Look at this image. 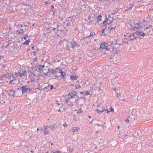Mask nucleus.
<instances>
[{
  "instance_id": "obj_40",
  "label": "nucleus",
  "mask_w": 153,
  "mask_h": 153,
  "mask_svg": "<svg viewBox=\"0 0 153 153\" xmlns=\"http://www.w3.org/2000/svg\"><path fill=\"white\" fill-rule=\"evenodd\" d=\"M105 30H107V28H106L105 29H104L102 30V33H104Z\"/></svg>"
},
{
  "instance_id": "obj_26",
  "label": "nucleus",
  "mask_w": 153,
  "mask_h": 153,
  "mask_svg": "<svg viewBox=\"0 0 153 153\" xmlns=\"http://www.w3.org/2000/svg\"><path fill=\"white\" fill-rule=\"evenodd\" d=\"M95 35V32L91 33H90V35L89 36H87V38L93 37Z\"/></svg>"
},
{
  "instance_id": "obj_22",
  "label": "nucleus",
  "mask_w": 153,
  "mask_h": 153,
  "mask_svg": "<svg viewBox=\"0 0 153 153\" xmlns=\"http://www.w3.org/2000/svg\"><path fill=\"white\" fill-rule=\"evenodd\" d=\"M74 149V148L73 147L71 148V147H68L67 148L68 151L69 153L72 152Z\"/></svg>"
},
{
  "instance_id": "obj_14",
  "label": "nucleus",
  "mask_w": 153,
  "mask_h": 153,
  "mask_svg": "<svg viewBox=\"0 0 153 153\" xmlns=\"http://www.w3.org/2000/svg\"><path fill=\"white\" fill-rule=\"evenodd\" d=\"M8 93L9 96L11 97H14L15 96V94L14 91L12 90H10Z\"/></svg>"
},
{
  "instance_id": "obj_46",
  "label": "nucleus",
  "mask_w": 153,
  "mask_h": 153,
  "mask_svg": "<svg viewBox=\"0 0 153 153\" xmlns=\"http://www.w3.org/2000/svg\"><path fill=\"white\" fill-rule=\"evenodd\" d=\"M114 108H111V109L110 111L111 112H114Z\"/></svg>"
},
{
  "instance_id": "obj_61",
  "label": "nucleus",
  "mask_w": 153,
  "mask_h": 153,
  "mask_svg": "<svg viewBox=\"0 0 153 153\" xmlns=\"http://www.w3.org/2000/svg\"><path fill=\"white\" fill-rule=\"evenodd\" d=\"M5 66L6 65H3V68H4L5 67Z\"/></svg>"
},
{
  "instance_id": "obj_9",
  "label": "nucleus",
  "mask_w": 153,
  "mask_h": 153,
  "mask_svg": "<svg viewBox=\"0 0 153 153\" xmlns=\"http://www.w3.org/2000/svg\"><path fill=\"white\" fill-rule=\"evenodd\" d=\"M44 66L45 65H38L35 68V70L36 71L38 70L39 71V72L41 73V71L42 70V69H43V68L44 67Z\"/></svg>"
},
{
  "instance_id": "obj_51",
  "label": "nucleus",
  "mask_w": 153,
  "mask_h": 153,
  "mask_svg": "<svg viewBox=\"0 0 153 153\" xmlns=\"http://www.w3.org/2000/svg\"><path fill=\"white\" fill-rule=\"evenodd\" d=\"M33 50H35V48L34 46H32L31 48Z\"/></svg>"
},
{
  "instance_id": "obj_23",
  "label": "nucleus",
  "mask_w": 153,
  "mask_h": 153,
  "mask_svg": "<svg viewBox=\"0 0 153 153\" xmlns=\"http://www.w3.org/2000/svg\"><path fill=\"white\" fill-rule=\"evenodd\" d=\"M60 71H61L59 72L61 73V75L62 76L63 78H65V76L66 75L65 73L63 71H62L61 70H60Z\"/></svg>"
},
{
  "instance_id": "obj_58",
  "label": "nucleus",
  "mask_w": 153,
  "mask_h": 153,
  "mask_svg": "<svg viewBox=\"0 0 153 153\" xmlns=\"http://www.w3.org/2000/svg\"><path fill=\"white\" fill-rule=\"evenodd\" d=\"M91 18V16H89L88 17V19L89 20Z\"/></svg>"
},
{
  "instance_id": "obj_60",
  "label": "nucleus",
  "mask_w": 153,
  "mask_h": 153,
  "mask_svg": "<svg viewBox=\"0 0 153 153\" xmlns=\"http://www.w3.org/2000/svg\"><path fill=\"white\" fill-rule=\"evenodd\" d=\"M115 27V26L114 25H112V27Z\"/></svg>"
},
{
  "instance_id": "obj_50",
  "label": "nucleus",
  "mask_w": 153,
  "mask_h": 153,
  "mask_svg": "<svg viewBox=\"0 0 153 153\" xmlns=\"http://www.w3.org/2000/svg\"><path fill=\"white\" fill-rule=\"evenodd\" d=\"M4 77V75L2 76H1L0 77V78L1 79H2Z\"/></svg>"
},
{
  "instance_id": "obj_8",
  "label": "nucleus",
  "mask_w": 153,
  "mask_h": 153,
  "mask_svg": "<svg viewBox=\"0 0 153 153\" xmlns=\"http://www.w3.org/2000/svg\"><path fill=\"white\" fill-rule=\"evenodd\" d=\"M77 94V93L76 91H72L71 92V93H69L68 95V97H69L70 98L72 99Z\"/></svg>"
},
{
  "instance_id": "obj_29",
  "label": "nucleus",
  "mask_w": 153,
  "mask_h": 153,
  "mask_svg": "<svg viewBox=\"0 0 153 153\" xmlns=\"http://www.w3.org/2000/svg\"><path fill=\"white\" fill-rule=\"evenodd\" d=\"M59 25H57V24H56V27H54L53 28V30H55V29H57L58 30V31L59 30H60L59 28Z\"/></svg>"
},
{
  "instance_id": "obj_15",
  "label": "nucleus",
  "mask_w": 153,
  "mask_h": 153,
  "mask_svg": "<svg viewBox=\"0 0 153 153\" xmlns=\"http://www.w3.org/2000/svg\"><path fill=\"white\" fill-rule=\"evenodd\" d=\"M71 131L72 132L76 131L79 129V128L78 127H74L71 128Z\"/></svg>"
},
{
  "instance_id": "obj_20",
  "label": "nucleus",
  "mask_w": 153,
  "mask_h": 153,
  "mask_svg": "<svg viewBox=\"0 0 153 153\" xmlns=\"http://www.w3.org/2000/svg\"><path fill=\"white\" fill-rule=\"evenodd\" d=\"M140 26V24L138 23H137L134 24V26H133L134 28H138Z\"/></svg>"
},
{
  "instance_id": "obj_38",
  "label": "nucleus",
  "mask_w": 153,
  "mask_h": 153,
  "mask_svg": "<svg viewBox=\"0 0 153 153\" xmlns=\"http://www.w3.org/2000/svg\"><path fill=\"white\" fill-rule=\"evenodd\" d=\"M121 94L120 93H117V97H121Z\"/></svg>"
},
{
  "instance_id": "obj_62",
  "label": "nucleus",
  "mask_w": 153,
  "mask_h": 153,
  "mask_svg": "<svg viewBox=\"0 0 153 153\" xmlns=\"http://www.w3.org/2000/svg\"><path fill=\"white\" fill-rule=\"evenodd\" d=\"M99 88V91H100V90H101V89H100V88Z\"/></svg>"
},
{
  "instance_id": "obj_55",
  "label": "nucleus",
  "mask_w": 153,
  "mask_h": 153,
  "mask_svg": "<svg viewBox=\"0 0 153 153\" xmlns=\"http://www.w3.org/2000/svg\"><path fill=\"white\" fill-rule=\"evenodd\" d=\"M56 111H57L58 112H61V110H60V109H59V110H56Z\"/></svg>"
},
{
  "instance_id": "obj_24",
  "label": "nucleus",
  "mask_w": 153,
  "mask_h": 153,
  "mask_svg": "<svg viewBox=\"0 0 153 153\" xmlns=\"http://www.w3.org/2000/svg\"><path fill=\"white\" fill-rule=\"evenodd\" d=\"M106 20H107V23L110 24L112 23V20H111L110 19L107 18V17H106Z\"/></svg>"
},
{
  "instance_id": "obj_63",
  "label": "nucleus",
  "mask_w": 153,
  "mask_h": 153,
  "mask_svg": "<svg viewBox=\"0 0 153 153\" xmlns=\"http://www.w3.org/2000/svg\"><path fill=\"white\" fill-rule=\"evenodd\" d=\"M85 39V37H84L82 38V40Z\"/></svg>"
},
{
  "instance_id": "obj_41",
  "label": "nucleus",
  "mask_w": 153,
  "mask_h": 153,
  "mask_svg": "<svg viewBox=\"0 0 153 153\" xmlns=\"http://www.w3.org/2000/svg\"><path fill=\"white\" fill-rule=\"evenodd\" d=\"M54 153H62L60 151H56Z\"/></svg>"
},
{
  "instance_id": "obj_56",
  "label": "nucleus",
  "mask_w": 153,
  "mask_h": 153,
  "mask_svg": "<svg viewBox=\"0 0 153 153\" xmlns=\"http://www.w3.org/2000/svg\"><path fill=\"white\" fill-rule=\"evenodd\" d=\"M116 88H114L113 89V90L114 91H116Z\"/></svg>"
},
{
  "instance_id": "obj_5",
  "label": "nucleus",
  "mask_w": 153,
  "mask_h": 153,
  "mask_svg": "<svg viewBox=\"0 0 153 153\" xmlns=\"http://www.w3.org/2000/svg\"><path fill=\"white\" fill-rule=\"evenodd\" d=\"M27 72L26 71H20L19 72H18L16 74L15 76H14V77L13 76V78L17 77L18 75L19 74L20 77H22V76H25Z\"/></svg>"
},
{
  "instance_id": "obj_28",
  "label": "nucleus",
  "mask_w": 153,
  "mask_h": 153,
  "mask_svg": "<svg viewBox=\"0 0 153 153\" xmlns=\"http://www.w3.org/2000/svg\"><path fill=\"white\" fill-rule=\"evenodd\" d=\"M16 79H15L14 80H12L10 81L9 83L12 84H15L16 83L15 81L16 80Z\"/></svg>"
},
{
  "instance_id": "obj_21",
  "label": "nucleus",
  "mask_w": 153,
  "mask_h": 153,
  "mask_svg": "<svg viewBox=\"0 0 153 153\" xmlns=\"http://www.w3.org/2000/svg\"><path fill=\"white\" fill-rule=\"evenodd\" d=\"M77 78V77L76 76H70V79L71 80H76Z\"/></svg>"
},
{
  "instance_id": "obj_4",
  "label": "nucleus",
  "mask_w": 153,
  "mask_h": 153,
  "mask_svg": "<svg viewBox=\"0 0 153 153\" xmlns=\"http://www.w3.org/2000/svg\"><path fill=\"white\" fill-rule=\"evenodd\" d=\"M108 47V43H106L105 42H103L101 43H100V49H106L107 50H109V48Z\"/></svg>"
},
{
  "instance_id": "obj_54",
  "label": "nucleus",
  "mask_w": 153,
  "mask_h": 153,
  "mask_svg": "<svg viewBox=\"0 0 153 153\" xmlns=\"http://www.w3.org/2000/svg\"><path fill=\"white\" fill-rule=\"evenodd\" d=\"M117 89L118 90H119L120 89V87H117Z\"/></svg>"
},
{
  "instance_id": "obj_12",
  "label": "nucleus",
  "mask_w": 153,
  "mask_h": 153,
  "mask_svg": "<svg viewBox=\"0 0 153 153\" xmlns=\"http://www.w3.org/2000/svg\"><path fill=\"white\" fill-rule=\"evenodd\" d=\"M136 34H137V38L138 37L140 36H144L145 35V33L142 31L139 32L138 31L135 32Z\"/></svg>"
},
{
  "instance_id": "obj_19",
  "label": "nucleus",
  "mask_w": 153,
  "mask_h": 153,
  "mask_svg": "<svg viewBox=\"0 0 153 153\" xmlns=\"http://www.w3.org/2000/svg\"><path fill=\"white\" fill-rule=\"evenodd\" d=\"M99 109H97V113L99 114L103 112L105 110V109H104L103 108L102 109L101 108H99Z\"/></svg>"
},
{
  "instance_id": "obj_57",
  "label": "nucleus",
  "mask_w": 153,
  "mask_h": 153,
  "mask_svg": "<svg viewBox=\"0 0 153 153\" xmlns=\"http://www.w3.org/2000/svg\"><path fill=\"white\" fill-rule=\"evenodd\" d=\"M51 8H52V9H53L54 8V6L53 5H52L51 6Z\"/></svg>"
},
{
  "instance_id": "obj_2",
  "label": "nucleus",
  "mask_w": 153,
  "mask_h": 153,
  "mask_svg": "<svg viewBox=\"0 0 153 153\" xmlns=\"http://www.w3.org/2000/svg\"><path fill=\"white\" fill-rule=\"evenodd\" d=\"M117 42L116 40L109 41L108 42L109 50L112 49L113 51H115L116 47L117 46Z\"/></svg>"
},
{
  "instance_id": "obj_16",
  "label": "nucleus",
  "mask_w": 153,
  "mask_h": 153,
  "mask_svg": "<svg viewBox=\"0 0 153 153\" xmlns=\"http://www.w3.org/2000/svg\"><path fill=\"white\" fill-rule=\"evenodd\" d=\"M136 8V7L134 6V5L133 4H132L131 5H130L129 8H128V9H126L128 10H131L132 9H133L134 10Z\"/></svg>"
},
{
  "instance_id": "obj_47",
  "label": "nucleus",
  "mask_w": 153,
  "mask_h": 153,
  "mask_svg": "<svg viewBox=\"0 0 153 153\" xmlns=\"http://www.w3.org/2000/svg\"><path fill=\"white\" fill-rule=\"evenodd\" d=\"M63 126L65 127H66L67 126V125L66 124H63Z\"/></svg>"
},
{
  "instance_id": "obj_31",
  "label": "nucleus",
  "mask_w": 153,
  "mask_h": 153,
  "mask_svg": "<svg viewBox=\"0 0 153 153\" xmlns=\"http://www.w3.org/2000/svg\"><path fill=\"white\" fill-rule=\"evenodd\" d=\"M84 93V95H88L90 94V92L88 91H86Z\"/></svg>"
},
{
  "instance_id": "obj_49",
  "label": "nucleus",
  "mask_w": 153,
  "mask_h": 153,
  "mask_svg": "<svg viewBox=\"0 0 153 153\" xmlns=\"http://www.w3.org/2000/svg\"><path fill=\"white\" fill-rule=\"evenodd\" d=\"M20 26L21 27H23V26L22 25L20 24H19V25H18V26L19 27Z\"/></svg>"
},
{
  "instance_id": "obj_37",
  "label": "nucleus",
  "mask_w": 153,
  "mask_h": 153,
  "mask_svg": "<svg viewBox=\"0 0 153 153\" xmlns=\"http://www.w3.org/2000/svg\"><path fill=\"white\" fill-rule=\"evenodd\" d=\"M152 25H149V26L148 27H147L146 28V29H145V30H146L147 29H148V28H150V27H152Z\"/></svg>"
},
{
  "instance_id": "obj_39",
  "label": "nucleus",
  "mask_w": 153,
  "mask_h": 153,
  "mask_svg": "<svg viewBox=\"0 0 153 153\" xmlns=\"http://www.w3.org/2000/svg\"><path fill=\"white\" fill-rule=\"evenodd\" d=\"M125 121L128 123H129V120L128 119H126L125 120Z\"/></svg>"
},
{
  "instance_id": "obj_6",
  "label": "nucleus",
  "mask_w": 153,
  "mask_h": 153,
  "mask_svg": "<svg viewBox=\"0 0 153 153\" xmlns=\"http://www.w3.org/2000/svg\"><path fill=\"white\" fill-rule=\"evenodd\" d=\"M49 72V68L47 67L44 66L42 69V70L41 71V73L42 74L46 75Z\"/></svg>"
},
{
  "instance_id": "obj_30",
  "label": "nucleus",
  "mask_w": 153,
  "mask_h": 153,
  "mask_svg": "<svg viewBox=\"0 0 153 153\" xmlns=\"http://www.w3.org/2000/svg\"><path fill=\"white\" fill-rule=\"evenodd\" d=\"M81 88V86L79 85H76L75 86V89H80Z\"/></svg>"
},
{
  "instance_id": "obj_43",
  "label": "nucleus",
  "mask_w": 153,
  "mask_h": 153,
  "mask_svg": "<svg viewBox=\"0 0 153 153\" xmlns=\"http://www.w3.org/2000/svg\"><path fill=\"white\" fill-rule=\"evenodd\" d=\"M56 103L58 105H62V103H58V101L57 100L56 101Z\"/></svg>"
},
{
  "instance_id": "obj_64",
  "label": "nucleus",
  "mask_w": 153,
  "mask_h": 153,
  "mask_svg": "<svg viewBox=\"0 0 153 153\" xmlns=\"http://www.w3.org/2000/svg\"><path fill=\"white\" fill-rule=\"evenodd\" d=\"M39 128H37V131H39Z\"/></svg>"
},
{
  "instance_id": "obj_13",
  "label": "nucleus",
  "mask_w": 153,
  "mask_h": 153,
  "mask_svg": "<svg viewBox=\"0 0 153 153\" xmlns=\"http://www.w3.org/2000/svg\"><path fill=\"white\" fill-rule=\"evenodd\" d=\"M70 44L73 48H75L77 45V43L75 41H72L70 42Z\"/></svg>"
},
{
  "instance_id": "obj_11",
  "label": "nucleus",
  "mask_w": 153,
  "mask_h": 153,
  "mask_svg": "<svg viewBox=\"0 0 153 153\" xmlns=\"http://www.w3.org/2000/svg\"><path fill=\"white\" fill-rule=\"evenodd\" d=\"M71 98L68 97V98L66 99L65 102L67 104L72 107L73 106V103L71 101Z\"/></svg>"
},
{
  "instance_id": "obj_32",
  "label": "nucleus",
  "mask_w": 153,
  "mask_h": 153,
  "mask_svg": "<svg viewBox=\"0 0 153 153\" xmlns=\"http://www.w3.org/2000/svg\"><path fill=\"white\" fill-rule=\"evenodd\" d=\"M51 73H52L53 74H55L56 73L57 71H56L54 70L52 68L51 69Z\"/></svg>"
},
{
  "instance_id": "obj_34",
  "label": "nucleus",
  "mask_w": 153,
  "mask_h": 153,
  "mask_svg": "<svg viewBox=\"0 0 153 153\" xmlns=\"http://www.w3.org/2000/svg\"><path fill=\"white\" fill-rule=\"evenodd\" d=\"M107 20H106L105 19L103 22V23L104 25H105L108 24L107 23Z\"/></svg>"
},
{
  "instance_id": "obj_35",
  "label": "nucleus",
  "mask_w": 153,
  "mask_h": 153,
  "mask_svg": "<svg viewBox=\"0 0 153 153\" xmlns=\"http://www.w3.org/2000/svg\"><path fill=\"white\" fill-rule=\"evenodd\" d=\"M9 74H5L4 75V77H5L6 78H7L8 77H9L10 76L9 75Z\"/></svg>"
},
{
  "instance_id": "obj_45",
  "label": "nucleus",
  "mask_w": 153,
  "mask_h": 153,
  "mask_svg": "<svg viewBox=\"0 0 153 153\" xmlns=\"http://www.w3.org/2000/svg\"><path fill=\"white\" fill-rule=\"evenodd\" d=\"M37 61V58H34L33 59V61L34 62H36Z\"/></svg>"
},
{
  "instance_id": "obj_33",
  "label": "nucleus",
  "mask_w": 153,
  "mask_h": 153,
  "mask_svg": "<svg viewBox=\"0 0 153 153\" xmlns=\"http://www.w3.org/2000/svg\"><path fill=\"white\" fill-rule=\"evenodd\" d=\"M43 133L45 135L49 133V132L48 131H46V130H44L43 132Z\"/></svg>"
},
{
  "instance_id": "obj_25",
  "label": "nucleus",
  "mask_w": 153,
  "mask_h": 153,
  "mask_svg": "<svg viewBox=\"0 0 153 153\" xmlns=\"http://www.w3.org/2000/svg\"><path fill=\"white\" fill-rule=\"evenodd\" d=\"M114 30L115 28L114 27H108V28H107V30L108 31L110 30L109 32H110L112 30Z\"/></svg>"
},
{
  "instance_id": "obj_3",
  "label": "nucleus",
  "mask_w": 153,
  "mask_h": 153,
  "mask_svg": "<svg viewBox=\"0 0 153 153\" xmlns=\"http://www.w3.org/2000/svg\"><path fill=\"white\" fill-rule=\"evenodd\" d=\"M21 88L22 90V94L25 93L29 94V92L32 91L26 85H23Z\"/></svg>"
},
{
  "instance_id": "obj_18",
  "label": "nucleus",
  "mask_w": 153,
  "mask_h": 153,
  "mask_svg": "<svg viewBox=\"0 0 153 153\" xmlns=\"http://www.w3.org/2000/svg\"><path fill=\"white\" fill-rule=\"evenodd\" d=\"M102 16L101 15H99L97 18V22H98L99 21H101L102 20Z\"/></svg>"
},
{
  "instance_id": "obj_27",
  "label": "nucleus",
  "mask_w": 153,
  "mask_h": 153,
  "mask_svg": "<svg viewBox=\"0 0 153 153\" xmlns=\"http://www.w3.org/2000/svg\"><path fill=\"white\" fill-rule=\"evenodd\" d=\"M30 42V40H26L23 43V45H28Z\"/></svg>"
},
{
  "instance_id": "obj_7",
  "label": "nucleus",
  "mask_w": 153,
  "mask_h": 153,
  "mask_svg": "<svg viewBox=\"0 0 153 153\" xmlns=\"http://www.w3.org/2000/svg\"><path fill=\"white\" fill-rule=\"evenodd\" d=\"M35 75L34 73L32 72L30 73V74L29 76V79L31 82H34L35 81V78L34 77Z\"/></svg>"
},
{
  "instance_id": "obj_52",
  "label": "nucleus",
  "mask_w": 153,
  "mask_h": 153,
  "mask_svg": "<svg viewBox=\"0 0 153 153\" xmlns=\"http://www.w3.org/2000/svg\"><path fill=\"white\" fill-rule=\"evenodd\" d=\"M20 31L22 32H23V29H22L20 28Z\"/></svg>"
},
{
  "instance_id": "obj_1",
  "label": "nucleus",
  "mask_w": 153,
  "mask_h": 153,
  "mask_svg": "<svg viewBox=\"0 0 153 153\" xmlns=\"http://www.w3.org/2000/svg\"><path fill=\"white\" fill-rule=\"evenodd\" d=\"M135 32L133 33H131V34H126V36L125 35L126 37L124 39V41L125 43H128V41H133L134 40H137V34Z\"/></svg>"
},
{
  "instance_id": "obj_10",
  "label": "nucleus",
  "mask_w": 153,
  "mask_h": 153,
  "mask_svg": "<svg viewBox=\"0 0 153 153\" xmlns=\"http://www.w3.org/2000/svg\"><path fill=\"white\" fill-rule=\"evenodd\" d=\"M73 19V18L72 16L68 18V19H67V20L65 21V22H67V26L71 25V23H73V20L72 19Z\"/></svg>"
},
{
  "instance_id": "obj_36",
  "label": "nucleus",
  "mask_w": 153,
  "mask_h": 153,
  "mask_svg": "<svg viewBox=\"0 0 153 153\" xmlns=\"http://www.w3.org/2000/svg\"><path fill=\"white\" fill-rule=\"evenodd\" d=\"M49 128L48 126H44V129L46 130L47 129Z\"/></svg>"
},
{
  "instance_id": "obj_17",
  "label": "nucleus",
  "mask_w": 153,
  "mask_h": 153,
  "mask_svg": "<svg viewBox=\"0 0 153 153\" xmlns=\"http://www.w3.org/2000/svg\"><path fill=\"white\" fill-rule=\"evenodd\" d=\"M46 89L48 90H51L54 88V87L52 85H48L46 88Z\"/></svg>"
},
{
  "instance_id": "obj_42",
  "label": "nucleus",
  "mask_w": 153,
  "mask_h": 153,
  "mask_svg": "<svg viewBox=\"0 0 153 153\" xmlns=\"http://www.w3.org/2000/svg\"><path fill=\"white\" fill-rule=\"evenodd\" d=\"M37 52L36 51H34L33 52V54L34 55L36 56L37 54Z\"/></svg>"
},
{
  "instance_id": "obj_44",
  "label": "nucleus",
  "mask_w": 153,
  "mask_h": 153,
  "mask_svg": "<svg viewBox=\"0 0 153 153\" xmlns=\"http://www.w3.org/2000/svg\"><path fill=\"white\" fill-rule=\"evenodd\" d=\"M22 33V34H23L24 33V32H22L21 31H19V32H18V34H19V35H20L21 34V33Z\"/></svg>"
},
{
  "instance_id": "obj_59",
  "label": "nucleus",
  "mask_w": 153,
  "mask_h": 153,
  "mask_svg": "<svg viewBox=\"0 0 153 153\" xmlns=\"http://www.w3.org/2000/svg\"><path fill=\"white\" fill-rule=\"evenodd\" d=\"M24 38L25 40L27 39V38H26V37H24Z\"/></svg>"
},
{
  "instance_id": "obj_53",
  "label": "nucleus",
  "mask_w": 153,
  "mask_h": 153,
  "mask_svg": "<svg viewBox=\"0 0 153 153\" xmlns=\"http://www.w3.org/2000/svg\"><path fill=\"white\" fill-rule=\"evenodd\" d=\"M87 44V43L86 42H83V44L84 45H85V44Z\"/></svg>"
},
{
  "instance_id": "obj_48",
  "label": "nucleus",
  "mask_w": 153,
  "mask_h": 153,
  "mask_svg": "<svg viewBox=\"0 0 153 153\" xmlns=\"http://www.w3.org/2000/svg\"><path fill=\"white\" fill-rule=\"evenodd\" d=\"M105 111H106L107 114H108L110 112V111H108L107 109L105 110Z\"/></svg>"
}]
</instances>
